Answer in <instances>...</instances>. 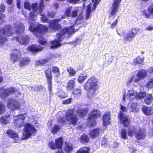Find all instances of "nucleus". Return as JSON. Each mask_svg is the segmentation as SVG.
<instances>
[{
    "instance_id": "9b49d317",
    "label": "nucleus",
    "mask_w": 153,
    "mask_h": 153,
    "mask_svg": "<svg viewBox=\"0 0 153 153\" xmlns=\"http://www.w3.org/2000/svg\"><path fill=\"white\" fill-rule=\"evenodd\" d=\"M13 53L10 54V59L13 63H14L21 58L22 55L20 51L18 49H13Z\"/></svg>"
},
{
    "instance_id": "2f4dec72",
    "label": "nucleus",
    "mask_w": 153,
    "mask_h": 153,
    "mask_svg": "<svg viewBox=\"0 0 153 153\" xmlns=\"http://www.w3.org/2000/svg\"><path fill=\"white\" fill-rule=\"evenodd\" d=\"M146 97L144 100V102L145 104L147 105L150 104L153 100V97L151 94H147L146 95Z\"/></svg>"
},
{
    "instance_id": "09e8293b",
    "label": "nucleus",
    "mask_w": 153,
    "mask_h": 153,
    "mask_svg": "<svg viewBox=\"0 0 153 153\" xmlns=\"http://www.w3.org/2000/svg\"><path fill=\"white\" fill-rule=\"evenodd\" d=\"M16 32L19 35H20V34L24 33L25 30V27L23 25L18 26Z\"/></svg>"
},
{
    "instance_id": "1a4fd4ad",
    "label": "nucleus",
    "mask_w": 153,
    "mask_h": 153,
    "mask_svg": "<svg viewBox=\"0 0 153 153\" xmlns=\"http://www.w3.org/2000/svg\"><path fill=\"white\" fill-rule=\"evenodd\" d=\"M36 128L30 123L25 124L24 132L23 134V139L26 140L29 138L32 134L36 132Z\"/></svg>"
},
{
    "instance_id": "ea45409f",
    "label": "nucleus",
    "mask_w": 153,
    "mask_h": 153,
    "mask_svg": "<svg viewBox=\"0 0 153 153\" xmlns=\"http://www.w3.org/2000/svg\"><path fill=\"white\" fill-rule=\"evenodd\" d=\"M60 129V126L58 124H55L52 128L51 131L53 134L57 133Z\"/></svg>"
},
{
    "instance_id": "4d7b16f0",
    "label": "nucleus",
    "mask_w": 153,
    "mask_h": 153,
    "mask_svg": "<svg viewBox=\"0 0 153 153\" xmlns=\"http://www.w3.org/2000/svg\"><path fill=\"white\" fill-rule=\"evenodd\" d=\"M56 15L55 12L52 11H48L47 12V16L51 18H53L55 17Z\"/></svg>"
},
{
    "instance_id": "f3484780",
    "label": "nucleus",
    "mask_w": 153,
    "mask_h": 153,
    "mask_svg": "<svg viewBox=\"0 0 153 153\" xmlns=\"http://www.w3.org/2000/svg\"><path fill=\"white\" fill-rule=\"evenodd\" d=\"M142 13L143 16L148 19L150 18L151 16H153V4L150 5L146 10H143Z\"/></svg>"
},
{
    "instance_id": "4be33fe9",
    "label": "nucleus",
    "mask_w": 153,
    "mask_h": 153,
    "mask_svg": "<svg viewBox=\"0 0 153 153\" xmlns=\"http://www.w3.org/2000/svg\"><path fill=\"white\" fill-rule=\"evenodd\" d=\"M28 48L29 50L33 53H36L43 49V48L41 46L34 44L29 46Z\"/></svg>"
},
{
    "instance_id": "0eeeda50",
    "label": "nucleus",
    "mask_w": 153,
    "mask_h": 153,
    "mask_svg": "<svg viewBox=\"0 0 153 153\" xmlns=\"http://www.w3.org/2000/svg\"><path fill=\"white\" fill-rule=\"evenodd\" d=\"M100 111L97 109H94L91 111L88 114L87 120L90 124V127H94L96 126L97 123L96 120L98 119L101 116Z\"/></svg>"
},
{
    "instance_id": "6ab92c4d",
    "label": "nucleus",
    "mask_w": 153,
    "mask_h": 153,
    "mask_svg": "<svg viewBox=\"0 0 153 153\" xmlns=\"http://www.w3.org/2000/svg\"><path fill=\"white\" fill-rule=\"evenodd\" d=\"M121 0H114L112 4L111 10L110 13L111 16L115 15L117 12V9L119 7V5L120 3Z\"/></svg>"
},
{
    "instance_id": "393cba45",
    "label": "nucleus",
    "mask_w": 153,
    "mask_h": 153,
    "mask_svg": "<svg viewBox=\"0 0 153 153\" xmlns=\"http://www.w3.org/2000/svg\"><path fill=\"white\" fill-rule=\"evenodd\" d=\"M6 133L10 137L12 138L15 141H17L19 139L18 134L14 132L13 130L9 129L7 131Z\"/></svg>"
},
{
    "instance_id": "79ce46f5",
    "label": "nucleus",
    "mask_w": 153,
    "mask_h": 153,
    "mask_svg": "<svg viewBox=\"0 0 153 153\" xmlns=\"http://www.w3.org/2000/svg\"><path fill=\"white\" fill-rule=\"evenodd\" d=\"M67 71L68 72L69 76L70 77L74 76L76 74V71L74 69L71 67H68L67 68Z\"/></svg>"
},
{
    "instance_id": "3c124183",
    "label": "nucleus",
    "mask_w": 153,
    "mask_h": 153,
    "mask_svg": "<svg viewBox=\"0 0 153 153\" xmlns=\"http://www.w3.org/2000/svg\"><path fill=\"white\" fill-rule=\"evenodd\" d=\"M9 94L7 89H4L3 91L0 93V95L1 98H4L7 97Z\"/></svg>"
},
{
    "instance_id": "c9c22d12",
    "label": "nucleus",
    "mask_w": 153,
    "mask_h": 153,
    "mask_svg": "<svg viewBox=\"0 0 153 153\" xmlns=\"http://www.w3.org/2000/svg\"><path fill=\"white\" fill-rule=\"evenodd\" d=\"M39 37L40 38L38 40V42L39 45H46L47 44V42L45 37L40 35Z\"/></svg>"
},
{
    "instance_id": "dca6fc26",
    "label": "nucleus",
    "mask_w": 153,
    "mask_h": 153,
    "mask_svg": "<svg viewBox=\"0 0 153 153\" xmlns=\"http://www.w3.org/2000/svg\"><path fill=\"white\" fill-rule=\"evenodd\" d=\"M7 106L13 109H19L20 107L19 103L17 101L11 99H9L7 100Z\"/></svg>"
},
{
    "instance_id": "0e129e2a",
    "label": "nucleus",
    "mask_w": 153,
    "mask_h": 153,
    "mask_svg": "<svg viewBox=\"0 0 153 153\" xmlns=\"http://www.w3.org/2000/svg\"><path fill=\"white\" fill-rule=\"evenodd\" d=\"M119 18V17L118 18L115 20L114 22H113L111 25V29H113L115 26L117 25L118 23V19Z\"/></svg>"
},
{
    "instance_id": "69168bd1",
    "label": "nucleus",
    "mask_w": 153,
    "mask_h": 153,
    "mask_svg": "<svg viewBox=\"0 0 153 153\" xmlns=\"http://www.w3.org/2000/svg\"><path fill=\"white\" fill-rule=\"evenodd\" d=\"M29 19L31 20H33L35 16V13L33 12H30L29 13Z\"/></svg>"
},
{
    "instance_id": "f704fd0d",
    "label": "nucleus",
    "mask_w": 153,
    "mask_h": 153,
    "mask_svg": "<svg viewBox=\"0 0 153 153\" xmlns=\"http://www.w3.org/2000/svg\"><path fill=\"white\" fill-rule=\"evenodd\" d=\"M146 91L140 92L134 96V99L137 100H141L144 98L146 96Z\"/></svg>"
},
{
    "instance_id": "f03ea898",
    "label": "nucleus",
    "mask_w": 153,
    "mask_h": 153,
    "mask_svg": "<svg viewBox=\"0 0 153 153\" xmlns=\"http://www.w3.org/2000/svg\"><path fill=\"white\" fill-rule=\"evenodd\" d=\"M98 80L94 76H91L86 81L83 85L84 89L88 91V95L93 97L95 92L98 88Z\"/></svg>"
},
{
    "instance_id": "20e7f679",
    "label": "nucleus",
    "mask_w": 153,
    "mask_h": 153,
    "mask_svg": "<svg viewBox=\"0 0 153 153\" xmlns=\"http://www.w3.org/2000/svg\"><path fill=\"white\" fill-rule=\"evenodd\" d=\"M11 25H5L4 27L0 28V45H3L7 41V36L13 35Z\"/></svg>"
},
{
    "instance_id": "680f3d73",
    "label": "nucleus",
    "mask_w": 153,
    "mask_h": 153,
    "mask_svg": "<svg viewBox=\"0 0 153 153\" xmlns=\"http://www.w3.org/2000/svg\"><path fill=\"white\" fill-rule=\"evenodd\" d=\"M72 98H69L62 101V104L64 105L68 104L70 103L71 102Z\"/></svg>"
},
{
    "instance_id": "8fccbe9b",
    "label": "nucleus",
    "mask_w": 153,
    "mask_h": 153,
    "mask_svg": "<svg viewBox=\"0 0 153 153\" xmlns=\"http://www.w3.org/2000/svg\"><path fill=\"white\" fill-rule=\"evenodd\" d=\"M120 134L121 138L124 140H126L127 138V131L125 129L123 128L122 129Z\"/></svg>"
},
{
    "instance_id": "a18cd8bd",
    "label": "nucleus",
    "mask_w": 153,
    "mask_h": 153,
    "mask_svg": "<svg viewBox=\"0 0 153 153\" xmlns=\"http://www.w3.org/2000/svg\"><path fill=\"white\" fill-rule=\"evenodd\" d=\"M136 128L134 127H133L131 129L130 128H128V135L131 137H133L134 134L136 132Z\"/></svg>"
},
{
    "instance_id": "a19ab883",
    "label": "nucleus",
    "mask_w": 153,
    "mask_h": 153,
    "mask_svg": "<svg viewBox=\"0 0 153 153\" xmlns=\"http://www.w3.org/2000/svg\"><path fill=\"white\" fill-rule=\"evenodd\" d=\"M52 71L54 74H56L55 76L58 78L60 76V71L59 68L56 66H53Z\"/></svg>"
},
{
    "instance_id": "c03bdc74",
    "label": "nucleus",
    "mask_w": 153,
    "mask_h": 153,
    "mask_svg": "<svg viewBox=\"0 0 153 153\" xmlns=\"http://www.w3.org/2000/svg\"><path fill=\"white\" fill-rule=\"evenodd\" d=\"M144 61V58L139 56L136 57L133 61V62L135 65L137 64H140Z\"/></svg>"
},
{
    "instance_id": "473e14b6",
    "label": "nucleus",
    "mask_w": 153,
    "mask_h": 153,
    "mask_svg": "<svg viewBox=\"0 0 153 153\" xmlns=\"http://www.w3.org/2000/svg\"><path fill=\"white\" fill-rule=\"evenodd\" d=\"M84 23V24H83V25H87V23H85V20L83 18V16L82 15H79L76 19L75 23L77 25H79Z\"/></svg>"
},
{
    "instance_id": "4468645a",
    "label": "nucleus",
    "mask_w": 153,
    "mask_h": 153,
    "mask_svg": "<svg viewBox=\"0 0 153 153\" xmlns=\"http://www.w3.org/2000/svg\"><path fill=\"white\" fill-rule=\"evenodd\" d=\"M16 39L20 44L27 45L29 42V37L28 35H24L21 36H17Z\"/></svg>"
},
{
    "instance_id": "bf43d9fd",
    "label": "nucleus",
    "mask_w": 153,
    "mask_h": 153,
    "mask_svg": "<svg viewBox=\"0 0 153 153\" xmlns=\"http://www.w3.org/2000/svg\"><path fill=\"white\" fill-rule=\"evenodd\" d=\"M146 85L147 87L150 88L153 86V78L149 79L148 82L146 83Z\"/></svg>"
},
{
    "instance_id": "39448f33",
    "label": "nucleus",
    "mask_w": 153,
    "mask_h": 153,
    "mask_svg": "<svg viewBox=\"0 0 153 153\" xmlns=\"http://www.w3.org/2000/svg\"><path fill=\"white\" fill-rule=\"evenodd\" d=\"M32 7L34 12H36L39 13L41 16V20L44 23H48V18L44 14H42L45 8L44 3L41 1L39 2V5L37 2H35L32 4Z\"/></svg>"
},
{
    "instance_id": "5fc2aeb1",
    "label": "nucleus",
    "mask_w": 153,
    "mask_h": 153,
    "mask_svg": "<svg viewBox=\"0 0 153 153\" xmlns=\"http://www.w3.org/2000/svg\"><path fill=\"white\" fill-rule=\"evenodd\" d=\"M24 7L25 9L30 11L31 9L32 6L30 5V3L28 1H25L24 3Z\"/></svg>"
},
{
    "instance_id": "7ed1b4c3",
    "label": "nucleus",
    "mask_w": 153,
    "mask_h": 153,
    "mask_svg": "<svg viewBox=\"0 0 153 153\" xmlns=\"http://www.w3.org/2000/svg\"><path fill=\"white\" fill-rule=\"evenodd\" d=\"M120 111L117 114V117L119 123L123 125L125 127H128L130 125L131 121L128 116L125 114L124 112H126L128 111L127 107L124 106L121 104L120 105Z\"/></svg>"
},
{
    "instance_id": "13d9d810",
    "label": "nucleus",
    "mask_w": 153,
    "mask_h": 153,
    "mask_svg": "<svg viewBox=\"0 0 153 153\" xmlns=\"http://www.w3.org/2000/svg\"><path fill=\"white\" fill-rule=\"evenodd\" d=\"M131 111L134 112H137L139 111L138 108L137 107V105L135 104H132L131 105Z\"/></svg>"
},
{
    "instance_id": "b1692460",
    "label": "nucleus",
    "mask_w": 153,
    "mask_h": 153,
    "mask_svg": "<svg viewBox=\"0 0 153 153\" xmlns=\"http://www.w3.org/2000/svg\"><path fill=\"white\" fill-rule=\"evenodd\" d=\"M76 79L74 78L73 79L69 80L67 83L66 88L67 90L71 91L72 90L75 86Z\"/></svg>"
},
{
    "instance_id": "c756f323",
    "label": "nucleus",
    "mask_w": 153,
    "mask_h": 153,
    "mask_svg": "<svg viewBox=\"0 0 153 153\" xmlns=\"http://www.w3.org/2000/svg\"><path fill=\"white\" fill-rule=\"evenodd\" d=\"M92 4L91 3H89L87 6L85 13V19L88 20L91 16Z\"/></svg>"
},
{
    "instance_id": "e433bc0d",
    "label": "nucleus",
    "mask_w": 153,
    "mask_h": 153,
    "mask_svg": "<svg viewBox=\"0 0 153 153\" xmlns=\"http://www.w3.org/2000/svg\"><path fill=\"white\" fill-rule=\"evenodd\" d=\"M14 125L17 128H21L23 126V123H21L20 118L14 119L13 122Z\"/></svg>"
},
{
    "instance_id": "2eb2a0df",
    "label": "nucleus",
    "mask_w": 153,
    "mask_h": 153,
    "mask_svg": "<svg viewBox=\"0 0 153 153\" xmlns=\"http://www.w3.org/2000/svg\"><path fill=\"white\" fill-rule=\"evenodd\" d=\"M147 135V133L145 129L140 128L136 132L135 137L137 139L140 140L144 139Z\"/></svg>"
},
{
    "instance_id": "bb28decb",
    "label": "nucleus",
    "mask_w": 153,
    "mask_h": 153,
    "mask_svg": "<svg viewBox=\"0 0 153 153\" xmlns=\"http://www.w3.org/2000/svg\"><path fill=\"white\" fill-rule=\"evenodd\" d=\"M79 141L84 145L87 144L90 141V139L88 136L85 134H83L79 138Z\"/></svg>"
},
{
    "instance_id": "c85d7f7f",
    "label": "nucleus",
    "mask_w": 153,
    "mask_h": 153,
    "mask_svg": "<svg viewBox=\"0 0 153 153\" xmlns=\"http://www.w3.org/2000/svg\"><path fill=\"white\" fill-rule=\"evenodd\" d=\"M136 76L138 77H140L143 79L147 76V73L146 70L141 69L140 70L137 74Z\"/></svg>"
},
{
    "instance_id": "6e6d98bb",
    "label": "nucleus",
    "mask_w": 153,
    "mask_h": 153,
    "mask_svg": "<svg viewBox=\"0 0 153 153\" xmlns=\"http://www.w3.org/2000/svg\"><path fill=\"white\" fill-rule=\"evenodd\" d=\"M92 2H94L93 5L92 11H94L96 8L97 5H98L100 0H92Z\"/></svg>"
},
{
    "instance_id": "58836bf2",
    "label": "nucleus",
    "mask_w": 153,
    "mask_h": 153,
    "mask_svg": "<svg viewBox=\"0 0 153 153\" xmlns=\"http://www.w3.org/2000/svg\"><path fill=\"white\" fill-rule=\"evenodd\" d=\"M135 96L134 92L131 90H129L127 94V98L130 101H131L135 99L134 98V96Z\"/></svg>"
},
{
    "instance_id": "49530a36",
    "label": "nucleus",
    "mask_w": 153,
    "mask_h": 153,
    "mask_svg": "<svg viewBox=\"0 0 153 153\" xmlns=\"http://www.w3.org/2000/svg\"><path fill=\"white\" fill-rule=\"evenodd\" d=\"M87 75H84V74H81L79 76L77 79L78 82L79 83H82L87 78Z\"/></svg>"
},
{
    "instance_id": "f8f14e48",
    "label": "nucleus",
    "mask_w": 153,
    "mask_h": 153,
    "mask_svg": "<svg viewBox=\"0 0 153 153\" xmlns=\"http://www.w3.org/2000/svg\"><path fill=\"white\" fill-rule=\"evenodd\" d=\"M45 74L47 79V81L48 84V88L49 91H52V80L53 76L52 74V71L51 69L48 68L44 71Z\"/></svg>"
},
{
    "instance_id": "338daca9",
    "label": "nucleus",
    "mask_w": 153,
    "mask_h": 153,
    "mask_svg": "<svg viewBox=\"0 0 153 153\" xmlns=\"http://www.w3.org/2000/svg\"><path fill=\"white\" fill-rule=\"evenodd\" d=\"M80 0H67V1L70 3L73 4H76L78 3Z\"/></svg>"
},
{
    "instance_id": "aec40b11",
    "label": "nucleus",
    "mask_w": 153,
    "mask_h": 153,
    "mask_svg": "<svg viewBox=\"0 0 153 153\" xmlns=\"http://www.w3.org/2000/svg\"><path fill=\"white\" fill-rule=\"evenodd\" d=\"M31 62L30 58L27 56H25L21 58L19 63V66L22 67L29 65Z\"/></svg>"
},
{
    "instance_id": "5701e85b",
    "label": "nucleus",
    "mask_w": 153,
    "mask_h": 153,
    "mask_svg": "<svg viewBox=\"0 0 153 153\" xmlns=\"http://www.w3.org/2000/svg\"><path fill=\"white\" fill-rule=\"evenodd\" d=\"M65 146L64 147V150L66 153H71L74 147V145L70 143L67 142H65Z\"/></svg>"
},
{
    "instance_id": "cd10ccee",
    "label": "nucleus",
    "mask_w": 153,
    "mask_h": 153,
    "mask_svg": "<svg viewBox=\"0 0 153 153\" xmlns=\"http://www.w3.org/2000/svg\"><path fill=\"white\" fill-rule=\"evenodd\" d=\"M151 108V107H149L144 105L142 106L141 110L145 115L149 116L152 114Z\"/></svg>"
},
{
    "instance_id": "4c0bfd02",
    "label": "nucleus",
    "mask_w": 153,
    "mask_h": 153,
    "mask_svg": "<svg viewBox=\"0 0 153 153\" xmlns=\"http://www.w3.org/2000/svg\"><path fill=\"white\" fill-rule=\"evenodd\" d=\"M72 93L74 95L75 97H78L81 95L82 91L79 88H75L73 90Z\"/></svg>"
},
{
    "instance_id": "412c9836",
    "label": "nucleus",
    "mask_w": 153,
    "mask_h": 153,
    "mask_svg": "<svg viewBox=\"0 0 153 153\" xmlns=\"http://www.w3.org/2000/svg\"><path fill=\"white\" fill-rule=\"evenodd\" d=\"M101 129L99 128H96L90 130L89 133L90 137L92 139H95L99 135Z\"/></svg>"
},
{
    "instance_id": "774afa93",
    "label": "nucleus",
    "mask_w": 153,
    "mask_h": 153,
    "mask_svg": "<svg viewBox=\"0 0 153 153\" xmlns=\"http://www.w3.org/2000/svg\"><path fill=\"white\" fill-rule=\"evenodd\" d=\"M148 72L150 74L153 73V66L150 67L147 69Z\"/></svg>"
},
{
    "instance_id": "423d86ee",
    "label": "nucleus",
    "mask_w": 153,
    "mask_h": 153,
    "mask_svg": "<svg viewBox=\"0 0 153 153\" xmlns=\"http://www.w3.org/2000/svg\"><path fill=\"white\" fill-rule=\"evenodd\" d=\"M29 29L31 32L34 33L36 36L38 38L39 37V34L43 35L48 31V27L42 24H39L35 26L33 24H31L30 25Z\"/></svg>"
},
{
    "instance_id": "e2e57ef3",
    "label": "nucleus",
    "mask_w": 153,
    "mask_h": 153,
    "mask_svg": "<svg viewBox=\"0 0 153 153\" xmlns=\"http://www.w3.org/2000/svg\"><path fill=\"white\" fill-rule=\"evenodd\" d=\"M71 14V16L72 18H75L77 16V10H73Z\"/></svg>"
},
{
    "instance_id": "37998d69",
    "label": "nucleus",
    "mask_w": 153,
    "mask_h": 153,
    "mask_svg": "<svg viewBox=\"0 0 153 153\" xmlns=\"http://www.w3.org/2000/svg\"><path fill=\"white\" fill-rule=\"evenodd\" d=\"M48 61V58H46L39 60L36 61V65H42L47 63Z\"/></svg>"
},
{
    "instance_id": "ddd939ff",
    "label": "nucleus",
    "mask_w": 153,
    "mask_h": 153,
    "mask_svg": "<svg viewBox=\"0 0 153 153\" xmlns=\"http://www.w3.org/2000/svg\"><path fill=\"white\" fill-rule=\"evenodd\" d=\"M139 30L136 28L132 29L126 36L123 37V39L125 41L131 40L136 36V34L138 32Z\"/></svg>"
},
{
    "instance_id": "de8ad7c7",
    "label": "nucleus",
    "mask_w": 153,
    "mask_h": 153,
    "mask_svg": "<svg viewBox=\"0 0 153 153\" xmlns=\"http://www.w3.org/2000/svg\"><path fill=\"white\" fill-rule=\"evenodd\" d=\"M72 8V7L71 6H69L66 8L64 14L67 16V17H70L71 16Z\"/></svg>"
},
{
    "instance_id": "052dcab7",
    "label": "nucleus",
    "mask_w": 153,
    "mask_h": 153,
    "mask_svg": "<svg viewBox=\"0 0 153 153\" xmlns=\"http://www.w3.org/2000/svg\"><path fill=\"white\" fill-rule=\"evenodd\" d=\"M7 89L9 94H11L15 93L16 91H17V90L15 88H13L12 87L8 88Z\"/></svg>"
},
{
    "instance_id": "7c9ffc66",
    "label": "nucleus",
    "mask_w": 153,
    "mask_h": 153,
    "mask_svg": "<svg viewBox=\"0 0 153 153\" xmlns=\"http://www.w3.org/2000/svg\"><path fill=\"white\" fill-rule=\"evenodd\" d=\"M90 149L88 147L84 146L77 150L76 153H90Z\"/></svg>"
},
{
    "instance_id": "864d4df0",
    "label": "nucleus",
    "mask_w": 153,
    "mask_h": 153,
    "mask_svg": "<svg viewBox=\"0 0 153 153\" xmlns=\"http://www.w3.org/2000/svg\"><path fill=\"white\" fill-rule=\"evenodd\" d=\"M57 123H62L64 125H65L66 123V121L63 117H59L57 119Z\"/></svg>"
},
{
    "instance_id": "9d476101",
    "label": "nucleus",
    "mask_w": 153,
    "mask_h": 153,
    "mask_svg": "<svg viewBox=\"0 0 153 153\" xmlns=\"http://www.w3.org/2000/svg\"><path fill=\"white\" fill-rule=\"evenodd\" d=\"M63 143V137H61L55 140V143L53 141L49 142L48 145L52 150L56 149H61L62 148Z\"/></svg>"
},
{
    "instance_id": "72a5a7b5",
    "label": "nucleus",
    "mask_w": 153,
    "mask_h": 153,
    "mask_svg": "<svg viewBox=\"0 0 153 153\" xmlns=\"http://www.w3.org/2000/svg\"><path fill=\"white\" fill-rule=\"evenodd\" d=\"M10 115L3 116L0 118V122L1 124H6L9 123L8 118L10 117Z\"/></svg>"
},
{
    "instance_id": "6e6552de",
    "label": "nucleus",
    "mask_w": 153,
    "mask_h": 153,
    "mask_svg": "<svg viewBox=\"0 0 153 153\" xmlns=\"http://www.w3.org/2000/svg\"><path fill=\"white\" fill-rule=\"evenodd\" d=\"M65 117L70 125L75 126L77 124L79 118L75 114L74 109H71L67 111L65 114Z\"/></svg>"
},
{
    "instance_id": "a878e982",
    "label": "nucleus",
    "mask_w": 153,
    "mask_h": 153,
    "mask_svg": "<svg viewBox=\"0 0 153 153\" xmlns=\"http://www.w3.org/2000/svg\"><path fill=\"white\" fill-rule=\"evenodd\" d=\"M88 112L87 108H84L77 109V112L79 117H83L86 116Z\"/></svg>"
},
{
    "instance_id": "f257e3e1",
    "label": "nucleus",
    "mask_w": 153,
    "mask_h": 153,
    "mask_svg": "<svg viewBox=\"0 0 153 153\" xmlns=\"http://www.w3.org/2000/svg\"><path fill=\"white\" fill-rule=\"evenodd\" d=\"M65 18V16L62 15L61 18L53 19L49 24V26L51 29L54 30H60L56 34V40H54L50 42L52 44L50 47L51 48H55L60 46L62 45L60 42L66 38V34L68 35L67 37H68L75 32V29L73 25L65 27L62 29V26L58 23Z\"/></svg>"
},
{
    "instance_id": "603ef678",
    "label": "nucleus",
    "mask_w": 153,
    "mask_h": 153,
    "mask_svg": "<svg viewBox=\"0 0 153 153\" xmlns=\"http://www.w3.org/2000/svg\"><path fill=\"white\" fill-rule=\"evenodd\" d=\"M5 110V105L2 102H0V115L4 112Z\"/></svg>"
},
{
    "instance_id": "a211bd4d",
    "label": "nucleus",
    "mask_w": 153,
    "mask_h": 153,
    "mask_svg": "<svg viewBox=\"0 0 153 153\" xmlns=\"http://www.w3.org/2000/svg\"><path fill=\"white\" fill-rule=\"evenodd\" d=\"M111 115L110 112L108 111L105 113L102 117V123L104 126H107L110 124V120Z\"/></svg>"
}]
</instances>
